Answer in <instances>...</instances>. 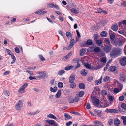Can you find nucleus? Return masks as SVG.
Instances as JSON below:
<instances>
[{"label": "nucleus", "instance_id": "nucleus-26", "mask_svg": "<svg viewBox=\"0 0 126 126\" xmlns=\"http://www.w3.org/2000/svg\"><path fill=\"white\" fill-rule=\"evenodd\" d=\"M107 94V91L104 90H102L101 92V95L103 96H105Z\"/></svg>", "mask_w": 126, "mask_h": 126}, {"label": "nucleus", "instance_id": "nucleus-20", "mask_svg": "<svg viewBox=\"0 0 126 126\" xmlns=\"http://www.w3.org/2000/svg\"><path fill=\"white\" fill-rule=\"evenodd\" d=\"M79 87L81 89H84L85 88V86L83 83H79Z\"/></svg>", "mask_w": 126, "mask_h": 126}, {"label": "nucleus", "instance_id": "nucleus-58", "mask_svg": "<svg viewBox=\"0 0 126 126\" xmlns=\"http://www.w3.org/2000/svg\"><path fill=\"white\" fill-rule=\"evenodd\" d=\"M36 68V67L34 66L33 67H30L28 68L27 69L29 70H33L35 69V68Z\"/></svg>", "mask_w": 126, "mask_h": 126}, {"label": "nucleus", "instance_id": "nucleus-12", "mask_svg": "<svg viewBox=\"0 0 126 126\" xmlns=\"http://www.w3.org/2000/svg\"><path fill=\"white\" fill-rule=\"evenodd\" d=\"M115 50L117 56L120 55L122 52V50L120 48H117L115 49Z\"/></svg>", "mask_w": 126, "mask_h": 126}, {"label": "nucleus", "instance_id": "nucleus-24", "mask_svg": "<svg viewBox=\"0 0 126 126\" xmlns=\"http://www.w3.org/2000/svg\"><path fill=\"white\" fill-rule=\"evenodd\" d=\"M66 36L69 39L72 38V36L71 33L69 32H67L66 33Z\"/></svg>", "mask_w": 126, "mask_h": 126}, {"label": "nucleus", "instance_id": "nucleus-62", "mask_svg": "<svg viewBox=\"0 0 126 126\" xmlns=\"http://www.w3.org/2000/svg\"><path fill=\"white\" fill-rule=\"evenodd\" d=\"M26 72L28 73L30 75H34L33 72L32 71H31L28 70H26Z\"/></svg>", "mask_w": 126, "mask_h": 126}, {"label": "nucleus", "instance_id": "nucleus-4", "mask_svg": "<svg viewBox=\"0 0 126 126\" xmlns=\"http://www.w3.org/2000/svg\"><path fill=\"white\" fill-rule=\"evenodd\" d=\"M120 63L121 65L124 66L126 65V57L122 58L120 60Z\"/></svg>", "mask_w": 126, "mask_h": 126}, {"label": "nucleus", "instance_id": "nucleus-1", "mask_svg": "<svg viewBox=\"0 0 126 126\" xmlns=\"http://www.w3.org/2000/svg\"><path fill=\"white\" fill-rule=\"evenodd\" d=\"M28 84L27 83H24L20 87L18 92L19 94H22L25 92V89L28 86Z\"/></svg>", "mask_w": 126, "mask_h": 126}, {"label": "nucleus", "instance_id": "nucleus-56", "mask_svg": "<svg viewBox=\"0 0 126 126\" xmlns=\"http://www.w3.org/2000/svg\"><path fill=\"white\" fill-rule=\"evenodd\" d=\"M101 81L99 79L98 80H97V81L95 82V84L96 85H98V84H100L101 83Z\"/></svg>", "mask_w": 126, "mask_h": 126}, {"label": "nucleus", "instance_id": "nucleus-57", "mask_svg": "<svg viewBox=\"0 0 126 126\" xmlns=\"http://www.w3.org/2000/svg\"><path fill=\"white\" fill-rule=\"evenodd\" d=\"M6 51L8 54L10 55H11L12 54H11V51L10 50L7 49H6Z\"/></svg>", "mask_w": 126, "mask_h": 126}, {"label": "nucleus", "instance_id": "nucleus-55", "mask_svg": "<svg viewBox=\"0 0 126 126\" xmlns=\"http://www.w3.org/2000/svg\"><path fill=\"white\" fill-rule=\"evenodd\" d=\"M121 5L122 6L126 7V1H122L121 3Z\"/></svg>", "mask_w": 126, "mask_h": 126}, {"label": "nucleus", "instance_id": "nucleus-2", "mask_svg": "<svg viewBox=\"0 0 126 126\" xmlns=\"http://www.w3.org/2000/svg\"><path fill=\"white\" fill-rule=\"evenodd\" d=\"M23 106V103L22 101L19 100L15 105V108L17 110H19L21 109Z\"/></svg>", "mask_w": 126, "mask_h": 126}, {"label": "nucleus", "instance_id": "nucleus-60", "mask_svg": "<svg viewBox=\"0 0 126 126\" xmlns=\"http://www.w3.org/2000/svg\"><path fill=\"white\" fill-rule=\"evenodd\" d=\"M93 79V77H89L88 79V81H91Z\"/></svg>", "mask_w": 126, "mask_h": 126}, {"label": "nucleus", "instance_id": "nucleus-13", "mask_svg": "<svg viewBox=\"0 0 126 126\" xmlns=\"http://www.w3.org/2000/svg\"><path fill=\"white\" fill-rule=\"evenodd\" d=\"M110 56L112 57H115L117 56L115 49L113 50L110 52Z\"/></svg>", "mask_w": 126, "mask_h": 126}, {"label": "nucleus", "instance_id": "nucleus-10", "mask_svg": "<svg viewBox=\"0 0 126 126\" xmlns=\"http://www.w3.org/2000/svg\"><path fill=\"white\" fill-rule=\"evenodd\" d=\"M75 79V75H71L70 76L69 79V82L71 83H73Z\"/></svg>", "mask_w": 126, "mask_h": 126}, {"label": "nucleus", "instance_id": "nucleus-54", "mask_svg": "<svg viewBox=\"0 0 126 126\" xmlns=\"http://www.w3.org/2000/svg\"><path fill=\"white\" fill-rule=\"evenodd\" d=\"M76 32L77 33V34L78 36V38L79 39V38H80V37H81L80 34L78 30H76Z\"/></svg>", "mask_w": 126, "mask_h": 126}, {"label": "nucleus", "instance_id": "nucleus-25", "mask_svg": "<svg viewBox=\"0 0 126 126\" xmlns=\"http://www.w3.org/2000/svg\"><path fill=\"white\" fill-rule=\"evenodd\" d=\"M61 94V91L60 90L58 91L55 95L56 98H59Z\"/></svg>", "mask_w": 126, "mask_h": 126}, {"label": "nucleus", "instance_id": "nucleus-59", "mask_svg": "<svg viewBox=\"0 0 126 126\" xmlns=\"http://www.w3.org/2000/svg\"><path fill=\"white\" fill-rule=\"evenodd\" d=\"M53 8L54 7L55 8H56L57 9H59V7L56 4H53Z\"/></svg>", "mask_w": 126, "mask_h": 126}, {"label": "nucleus", "instance_id": "nucleus-50", "mask_svg": "<svg viewBox=\"0 0 126 126\" xmlns=\"http://www.w3.org/2000/svg\"><path fill=\"white\" fill-rule=\"evenodd\" d=\"M101 61L103 63H106L107 61L106 58L104 57L102 58L101 59Z\"/></svg>", "mask_w": 126, "mask_h": 126}, {"label": "nucleus", "instance_id": "nucleus-22", "mask_svg": "<svg viewBox=\"0 0 126 126\" xmlns=\"http://www.w3.org/2000/svg\"><path fill=\"white\" fill-rule=\"evenodd\" d=\"M121 119L123 121V124L125 125H126V116H122L121 117Z\"/></svg>", "mask_w": 126, "mask_h": 126}, {"label": "nucleus", "instance_id": "nucleus-48", "mask_svg": "<svg viewBox=\"0 0 126 126\" xmlns=\"http://www.w3.org/2000/svg\"><path fill=\"white\" fill-rule=\"evenodd\" d=\"M4 94L7 96H9V91L7 90H5L4 91Z\"/></svg>", "mask_w": 126, "mask_h": 126}, {"label": "nucleus", "instance_id": "nucleus-51", "mask_svg": "<svg viewBox=\"0 0 126 126\" xmlns=\"http://www.w3.org/2000/svg\"><path fill=\"white\" fill-rule=\"evenodd\" d=\"M108 98L109 100L110 101H113L114 99L113 96H108Z\"/></svg>", "mask_w": 126, "mask_h": 126}, {"label": "nucleus", "instance_id": "nucleus-40", "mask_svg": "<svg viewBox=\"0 0 126 126\" xmlns=\"http://www.w3.org/2000/svg\"><path fill=\"white\" fill-rule=\"evenodd\" d=\"M65 72V71L64 70H60L58 72V74L59 75H61L64 74Z\"/></svg>", "mask_w": 126, "mask_h": 126}, {"label": "nucleus", "instance_id": "nucleus-43", "mask_svg": "<svg viewBox=\"0 0 126 126\" xmlns=\"http://www.w3.org/2000/svg\"><path fill=\"white\" fill-rule=\"evenodd\" d=\"M92 43V40H87L86 42V44L88 45H91Z\"/></svg>", "mask_w": 126, "mask_h": 126}, {"label": "nucleus", "instance_id": "nucleus-16", "mask_svg": "<svg viewBox=\"0 0 126 126\" xmlns=\"http://www.w3.org/2000/svg\"><path fill=\"white\" fill-rule=\"evenodd\" d=\"M88 71L87 70L83 69L81 71V74L83 76H85L86 75Z\"/></svg>", "mask_w": 126, "mask_h": 126}, {"label": "nucleus", "instance_id": "nucleus-32", "mask_svg": "<svg viewBox=\"0 0 126 126\" xmlns=\"http://www.w3.org/2000/svg\"><path fill=\"white\" fill-rule=\"evenodd\" d=\"M86 52V50L85 49H82L80 50V54L81 56H83Z\"/></svg>", "mask_w": 126, "mask_h": 126}, {"label": "nucleus", "instance_id": "nucleus-34", "mask_svg": "<svg viewBox=\"0 0 126 126\" xmlns=\"http://www.w3.org/2000/svg\"><path fill=\"white\" fill-rule=\"evenodd\" d=\"M118 112L117 110L115 109H110V113H117Z\"/></svg>", "mask_w": 126, "mask_h": 126}, {"label": "nucleus", "instance_id": "nucleus-64", "mask_svg": "<svg viewBox=\"0 0 126 126\" xmlns=\"http://www.w3.org/2000/svg\"><path fill=\"white\" fill-rule=\"evenodd\" d=\"M15 51V52L18 53H19L20 52L19 50L18 47L16 48Z\"/></svg>", "mask_w": 126, "mask_h": 126}, {"label": "nucleus", "instance_id": "nucleus-28", "mask_svg": "<svg viewBox=\"0 0 126 126\" xmlns=\"http://www.w3.org/2000/svg\"><path fill=\"white\" fill-rule=\"evenodd\" d=\"M72 61L73 62L79 63L80 61H81V60L78 58H76L73 59Z\"/></svg>", "mask_w": 126, "mask_h": 126}, {"label": "nucleus", "instance_id": "nucleus-30", "mask_svg": "<svg viewBox=\"0 0 126 126\" xmlns=\"http://www.w3.org/2000/svg\"><path fill=\"white\" fill-rule=\"evenodd\" d=\"M50 91L51 92H56L57 90V87H55L53 88H52V87H50Z\"/></svg>", "mask_w": 126, "mask_h": 126}, {"label": "nucleus", "instance_id": "nucleus-18", "mask_svg": "<svg viewBox=\"0 0 126 126\" xmlns=\"http://www.w3.org/2000/svg\"><path fill=\"white\" fill-rule=\"evenodd\" d=\"M116 69V67L114 66H111L109 67L108 69L109 71L110 72L115 71Z\"/></svg>", "mask_w": 126, "mask_h": 126}, {"label": "nucleus", "instance_id": "nucleus-17", "mask_svg": "<svg viewBox=\"0 0 126 126\" xmlns=\"http://www.w3.org/2000/svg\"><path fill=\"white\" fill-rule=\"evenodd\" d=\"M45 121L51 125H53L55 122V121L53 120H46Z\"/></svg>", "mask_w": 126, "mask_h": 126}, {"label": "nucleus", "instance_id": "nucleus-5", "mask_svg": "<svg viewBox=\"0 0 126 126\" xmlns=\"http://www.w3.org/2000/svg\"><path fill=\"white\" fill-rule=\"evenodd\" d=\"M75 43L74 40H71L70 42V44L69 46L67 47L66 48L64 47L63 48V50H64L66 49L68 50H69L71 49L72 47Z\"/></svg>", "mask_w": 126, "mask_h": 126}, {"label": "nucleus", "instance_id": "nucleus-44", "mask_svg": "<svg viewBox=\"0 0 126 126\" xmlns=\"http://www.w3.org/2000/svg\"><path fill=\"white\" fill-rule=\"evenodd\" d=\"M84 93L83 91H81L79 92V95L80 97H82L83 96L84 94Z\"/></svg>", "mask_w": 126, "mask_h": 126}, {"label": "nucleus", "instance_id": "nucleus-27", "mask_svg": "<svg viewBox=\"0 0 126 126\" xmlns=\"http://www.w3.org/2000/svg\"><path fill=\"white\" fill-rule=\"evenodd\" d=\"M108 22V20L106 19H104L102 21L100 22L101 24L103 26H104L105 24H106Z\"/></svg>", "mask_w": 126, "mask_h": 126}, {"label": "nucleus", "instance_id": "nucleus-35", "mask_svg": "<svg viewBox=\"0 0 126 126\" xmlns=\"http://www.w3.org/2000/svg\"><path fill=\"white\" fill-rule=\"evenodd\" d=\"M64 116L66 118H65V120H66L67 119L66 118L71 119L72 118L71 116L68 115L66 113L64 114Z\"/></svg>", "mask_w": 126, "mask_h": 126}, {"label": "nucleus", "instance_id": "nucleus-6", "mask_svg": "<svg viewBox=\"0 0 126 126\" xmlns=\"http://www.w3.org/2000/svg\"><path fill=\"white\" fill-rule=\"evenodd\" d=\"M72 54V52H70L68 54L65 56L63 57L62 58L63 60L65 61L67 59H69L71 57Z\"/></svg>", "mask_w": 126, "mask_h": 126}, {"label": "nucleus", "instance_id": "nucleus-11", "mask_svg": "<svg viewBox=\"0 0 126 126\" xmlns=\"http://www.w3.org/2000/svg\"><path fill=\"white\" fill-rule=\"evenodd\" d=\"M38 73L40 75L38 76V77L40 78L41 77H43L45 76V73L42 71H40L38 72Z\"/></svg>", "mask_w": 126, "mask_h": 126}, {"label": "nucleus", "instance_id": "nucleus-46", "mask_svg": "<svg viewBox=\"0 0 126 126\" xmlns=\"http://www.w3.org/2000/svg\"><path fill=\"white\" fill-rule=\"evenodd\" d=\"M121 107L123 109L126 110V104L123 103L121 104Z\"/></svg>", "mask_w": 126, "mask_h": 126}, {"label": "nucleus", "instance_id": "nucleus-9", "mask_svg": "<svg viewBox=\"0 0 126 126\" xmlns=\"http://www.w3.org/2000/svg\"><path fill=\"white\" fill-rule=\"evenodd\" d=\"M71 11L75 14H78L79 12V9L77 8H75L70 9Z\"/></svg>", "mask_w": 126, "mask_h": 126}, {"label": "nucleus", "instance_id": "nucleus-19", "mask_svg": "<svg viewBox=\"0 0 126 126\" xmlns=\"http://www.w3.org/2000/svg\"><path fill=\"white\" fill-rule=\"evenodd\" d=\"M93 37L94 39H100V37L98 33H95L93 36Z\"/></svg>", "mask_w": 126, "mask_h": 126}, {"label": "nucleus", "instance_id": "nucleus-31", "mask_svg": "<svg viewBox=\"0 0 126 126\" xmlns=\"http://www.w3.org/2000/svg\"><path fill=\"white\" fill-rule=\"evenodd\" d=\"M74 67V66L71 65L69 66H67L64 69L66 70H71Z\"/></svg>", "mask_w": 126, "mask_h": 126}, {"label": "nucleus", "instance_id": "nucleus-53", "mask_svg": "<svg viewBox=\"0 0 126 126\" xmlns=\"http://www.w3.org/2000/svg\"><path fill=\"white\" fill-rule=\"evenodd\" d=\"M74 102H77L79 100V97H76L75 98L73 99Z\"/></svg>", "mask_w": 126, "mask_h": 126}, {"label": "nucleus", "instance_id": "nucleus-45", "mask_svg": "<svg viewBox=\"0 0 126 126\" xmlns=\"http://www.w3.org/2000/svg\"><path fill=\"white\" fill-rule=\"evenodd\" d=\"M85 66L87 68L90 69L91 68V66L90 64L87 63H86L85 64Z\"/></svg>", "mask_w": 126, "mask_h": 126}, {"label": "nucleus", "instance_id": "nucleus-52", "mask_svg": "<svg viewBox=\"0 0 126 126\" xmlns=\"http://www.w3.org/2000/svg\"><path fill=\"white\" fill-rule=\"evenodd\" d=\"M96 42L99 46L100 45L102 44V41H101V40H97Z\"/></svg>", "mask_w": 126, "mask_h": 126}, {"label": "nucleus", "instance_id": "nucleus-14", "mask_svg": "<svg viewBox=\"0 0 126 126\" xmlns=\"http://www.w3.org/2000/svg\"><path fill=\"white\" fill-rule=\"evenodd\" d=\"M107 35V32L106 31H103L101 32L100 34V36L102 37H106Z\"/></svg>", "mask_w": 126, "mask_h": 126}, {"label": "nucleus", "instance_id": "nucleus-23", "mask_svg": "<svg viewBox=\"0 0 126 126\" xmlns=\"http://www.w3.org/2000/svg\"><path fill=\"white\" fill-rule=\"evenodd\" d=\"M47 116L48 118H51L54 119L56 120L57 119L56 117L52 114H49Z\"/></svg>", "mask_w": 126, "mask_h": 126}, {"label": "nucleus", "instance_id": "nucleus-33", "mask_svg": "<svg viewBox=\"0 0 126 126\" xmlns=\"http://www.w3.org/2000/svg\"><path fill=\"white\" fill-rule=\"evenodd\" d=\"M11 55V57L13 59V61L11 62V64H13L15 62L16 60V58L14 55Z\"/></svg>", "mask_w": 126, "mask_h": 126}, {"label": "nucleus", "instance_id": "nucleus-15", "mask_svg": "<svg viewBox=\"0 0 126 126\" xmlns=\"http://www.w3.org/2000/svg\"><path fill=\"white\" fill-rule=\"evenodd\" d=\"M118 42L117 43H115V41H114L115 44L116 46H117V45L118 46L121 45H123L124 43V41L123 40H119V41H118Z\"/></svg>", "mask_w": 126, "mask_h": 126}, {"label": "nucleus", "instance_id": "nucleus-3", "mask_svg": "<svg viewBox=\"0 0 126 126\" xmlns=\"http://www.w3.org/2000/svg\"><path fill=\"white\" fill-rule=\"evenodd\" d=\"M111 49V45L105 46L103 48V50L106 53L109 52Z\"/></svg>", "mask_w": 126, "mask_h": 126}, {"label": "nucleus", "instance_id": "nucleus-41", "mask_svg": "<svg viewBox=\"0 0 126 126\" xmlns=\"http://www.w3.org/2000/svg\"><path fill=\"white\" fill-rule=\"evenodd\" d=\"M99 103V101L98 100L96 99L95 100V102L94 103V105L96 106H98Z\"/></svg>", "mask_w": 126, "mask_h": 126}, {"label": "nucleus", "instance_id": "nucleus-47", "mask_svg": "<svg viewBox=\"0 0 126 126\" xmlns=\"http://www.w3.org/2000/svg\"><path fill=\"white\" fill-rule=\"evenodd\" d=\"M125 97L124 96L122 95L120 96L119 98V100L120 101H123Z\"/></svg>", "mask_w": 126, "mask_h": 126}, {"label": "nucleus", "instance_id": "nucleus-63", "mask_svg": "<svg viewBox=\"0 0 126 126\" xmlns=\"http://www.w3.org/2000/svg\"><path fill=\"white\" fill-rule=\"evenodd\" d=\"M103 10L100 8H99L97 10V12H96V13H101L102 12Z\"/></svg>", "mask_w": 126, "mask_h": 126}, {"label": "nucleus", "instance_id": "nucleus-29", "mask_svg": "<svg viewBox=\"0 0 126 126\" xmlns=\"http://www.w3.org/2000/svg\"><path fill=\"white\" fill-rule=\"evenodd\" d=\"M114 123L115 125L118 126L120 124V120L118 119H116L114 121Z\"/></svg>", "mask_w": 126, "mask_h": 126}, {"label": "nucleus", "instance_id": "nucleus-21", "mask_svg": "<svg viewBox=\"0 0 126 126\" xmlns=\"http://www.w3.org/2000/svg\"><path fill=\"white\" fill-rule=\"evenodd\" d=\"M112 29L114 31H116L118 29V26L117 24H115L112 27Z\"/></svg>", "mask_w": 126, "mask_h": 126}, {"label": "nucleus", "instance_id": "nucleus-37", "mask_svg": "<svg viewBox=\"0 0 126 126\" xmlns=\"http://www.w3.org/2000/svg\"><path fill=\"white\" fill-rule=\"evenodd\" d=\"M70 87L73 89L76 87V85L74 83H72L70 85Z\"/></svg>", "mask_w": 126, "mask_h": 126}, {"label": "nucleus", "instance_id": "nucleus-42", "mask_svg": "<svg viewBox=\"0 0 126 126\" xmlns=\"http://www.w3.org/2000/svg\"><path fill=\"white\" fill-rule=\"evenodd\" d=\"M39 57L40 59V60L42 61H44L45 60V59L44 57L41 55H39Z\"/></svg>", "mask_w": 126, "mask_h": 126}, {"label": "nucleus", "instance_id": "nucleus-8", "mask_svg": "<svg viewBox=\"0 0 126 126\" xmlns=\"http://www.w3.org/2000/svg\"><path fill=\"white\" fill-rule=\"evenodd\" d=\"M109 35L111 39H113L115 38V34L111 30L109 31Z\"/></svg>", "mask_w": 126, "mask_h": 126}, {"label": "nucleus", "instance_id": "nucleus-39", "mask_svg": "<svg viewBox=\"0 0 126 126\" xmlns=\"http://www.w3.org/2000/svg\"><path fill=\"white\" fill-rule=\"evenodd\" d=\"M94 51L96 53H98L100 51V49L99 47H96L94 49Z\"/></svg>", "mask_w": 126, "mask_h": 126}, {"label": "nucleus", "instance_id": "nucleus-49", "mask_svg": "<svg viewBox=\"0 0 126 126\" xmlns=\"http://www.w3.org/2000/svg\"><path fill=\"white\" fill-rule=\"evenodd\" d=\"M58 86L59 87L61 88L63 87V84L61 82H59L58 83Z\"/></svg>", "mask_w": 126, "mask_h": 126}, {"label": "nucleus", "instance_id": "nucleus-36", "mask_svg": "<svg viewBox=\"0 0 126 126\" xmlns=\"http://www.w3.org/2000/svg\"><path fill=\"white\" fill-rule=\"evenodd\" d=\"M121 91V90H120L119 89L116 88L114 89L113 90V92L114 93L117 94Z\"/></svg>", "mask_w": 126, "mask_h": 126}, {"label": "nucleus", "instance_id": "nucleus-38", "mask_svg": "<svg viewBox=\"0 0 126 126\" xmlns=\"http://www.w3.org/2000/svg\"><path fill=\"white\" fill-rule=\"evenodd\" d=\"M110 78L109 77L107 76L104 78L103 80L104 81L107 82L110 80Z\"/></svg>", "mask_w": 126, "mask_h": 126}, {"label": "nucleus", "instance_id": "nucleus-7", "mask_svg": "<svg viewBox=\"0 0 126 126\" xmlns=\"http://www.w3.org/2000/svg\"><path fill=\"white\" fill-rule=\"evenodd\" d=\"M120 79L121 81L124 82L126 80V76L123 74H120Z\"/></svg>", "mask_w": 126, "mask_h": 126}, {"label": "nucleus", "instance_id": "nucleus-61", "mask_svg": "<svg viewBox=\"0 0 126 126\" xmlns=\"http://www.w3.org/2000/svg\"><path fill=\"white\" fill-rule=\"evenodd\" d=\"M72 122L71 121H69L68 122H67L66 123V125L67 126H70V125H71L72 124Z\"/></svg>", "mask_w": 126, "mask_h": 126}]
</instances>
